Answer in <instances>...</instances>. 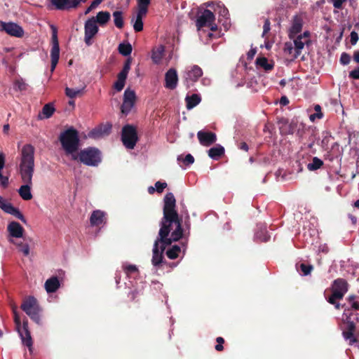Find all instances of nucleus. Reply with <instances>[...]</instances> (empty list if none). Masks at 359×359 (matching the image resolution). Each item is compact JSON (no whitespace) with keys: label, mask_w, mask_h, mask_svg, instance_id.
I'll return each instance as SVG.
<instances>
[{"label":"nucleus","mask_w":359,"mask_h":359,"mask_svg":"<svg viewBox=\"0 0 359 359\" xmlns=\"http://www.w3.org/2000/svg\"><path fill=\"white\" fill-rule=\"evenodd\" d=\"M118 51L123 56L130 55L132 52V46L130 43H120L118 46Z\"/></svg>","instance_id":"79ce46f5"},{"label":"nucleus","mask_w":359,"mask_h":359,"mask_svg":"<svg viewBox=\"0 0 359 359\" xmlns=\"http://www.w3.org/2000/svg\"><path fill=\"white\" fill-rule=\"evenodd\" d=\"M5 212L13 215L16 218L19 219L20 221H22L23 223L26 224L27 220L24 215L22 214V212L19 210L18 208L14 207L11 203L9 204V205L6 206Z\"/></svg>","instance_id":"cd10ccee"},{"label":"nucleus","mask_w":359,"mask_h":359,"mask_svg":"<svg viewBox=\"0 0 359 359\" xmlns=\"http://www.w3.org/2000/svg\"><path fill=\"white\" fill-rule=\"evenodd\" d=\"M111 130V125L107 123L92 130L90 133V137L93 138H99L102 136L109 135Z\"/></svg>","instance_id":"5701e85b"},{"label":"nucleus","mask_w":359,"mask_h":359,"mask_svg":"<svg viewBox=\"0 0 359 359\" xmlns=\"http://www.w3.org/2000/svg\"><path fill=\"white\" fill-rule=\"evenodd\" d=\"M202 69L197 65H194L187 68L184 74L187 86L189 87L190 85L196 82L202 76Z\"/></svg>","instance_id":"2eb2a0df"},{"label":"nucleus","mask_w":359,"mask_h":359,"mask_svg":"<svg viewBox=\"0 0 359 359\" xmlns=\"http://www.w3.org/2000/svg\"><path fill=\"white\" fill-rule=\"evenodd\" d=\"M114 25L116 27L121 29L123 27V18L121 11H115L113 13Z\"/></svg>","instance_id":"e433bc0d"},{"label":"nucleus","mask_w":359,"mask_h":359,"mask_svg":"<svg viewBox=\"0 0 359 359\" xmlns=\"http://www.w3.org/2000/svg\"><path fill=\"white\" fill-rule=\"evenodd\" d=\"M99 30L95 18H91L86 21L84 25V41L88 46L93 43V38L97 34Z\"/></svg>","instance_id":"9b49d317"},{"label":"nucleus","mask_w":359,"mask_h":359,"mask_svg":"<svg viewBox=\"0 0 359 359\" xmlns=\"http://www.w3.org/2000/svg\"><path fill=\"white\" fill-rule=\"evenodd\" d=\"M302 19L299 16L295 15L292 20V26L289 31L290 39L294 38V36L302 31Z\"/></svg>","instance_id":"4be33fe9"},{"label":"nucleus","mask_w":359,"mask_h":359,"mask_svg":"<svg viewBox=\"0 0 359 359\" xmlns=\"http://www.w3.org/2000/svg\"><path fill=\"white\" fill-rule=\"evenodd\" d=\"M54 111H55V109L51 104H46L43 107L42 112H41L42 116L40 114L39 117H40V118H48L53 115Z\"/></svg>","instance_id":"f704fd0d"},{"label":"nucleus","mask_w":359,"mask_h":359,"mask_svg":"<svg viewBox=\"0 0 359 359\" xmlns=\"http://www.w3.org/2000/svg\"><path fill=\"white\" fill-rule=\"evenodd\" d=\"M21 309L37 324H41V308L34 297H29L21 305Z\"/></svg>","instance_id":"423d86ee"},{"label":"nucleus","mask_w":359,"mask_h":359,"mask_svg":"<svg viewBox=\"0 0 359 359\" xmlns=\"http://www.w3.org/2000/svg\"><path fill=\"white\" fill-rule=\"evenodd\" d=\"M94 18H95L96 24L104 25L110 19V13L107 11H100Z\"/></svg>","instance_id":"72a5a7b5"},{"label":"nucleus","mask_w":359,"mask_h":359,"mask_svg":"<svg viewBox=\"0 0 359 359\" xmlns=\"http://www.w3.org/2000/svg\"><path fill=\"white\" fill-rule=\"evenodd\" d=\"M297 270L299 272V273L302 276L309 275L311 270L313 269V266L311 265H307L305 264H300L296 265Z\"/></svg>","instance_id":"4c0bfd02"},{"label":"nucleus","mask_w":359,"mask_h":359,"mask_svg":"<svg viewBox=\"0 0 359 359\" xmlns=\"http://www.w3.org/2000/svg\"><path fill=\"white\" fill-rule=\"evenodd\" d=\"M8 241L15 245L18 252L22 253L23 256L29 257L30 255V243L32 242V238L24 237L20 241L8 238Z\"/></svg>","instance_id":"ddd939ff"},{"label":"nucleus","mask_w":359,"mask_h":359,"mask_svg":"<svg viewBox=\"0 0 359 359\" xmlns=\"http://www.w3.org/2000/svg\"><path fill=\"white\" fill-rule=\"evenodd\" d=\"M349 76L353 79H359V67L351 71L349 74Z\"/></svg>","instance_id":"680f3d73"},{"label":"nucleus","mask_w":359,"mask_h":359,"mask_svg":"<svg viewBox=\"0 0 359 359\" xmlns=\"http://www.w3.org/2000/svg\"><path fill=\"white\" fill-rule=\"evenodd\" d=\"M27 86V83L22 79H17L14 83V88L19 91L25 90Z\"/></svg>","instance_id":"49530a36"},{"label":"nucleus","mask_w":359,"mask_h":359,"mask_svg":"<svg viewBox=\"0 0 359 359\" xmlns=\"http://www.w3.org/2000/svg\"><path fill=\"white\" fill-rule=\"evenodd\" d=\"M52 33V46H59L57 39V29L55 26L51 25Z\"/></svg>","instance_id":"3c124183"},{"label":"nucleus","mask_w":359,"mask_h":359,"mask_svg":"<svg viewBox=\"0 0 359 359\" xmlns=\"http://www.w3.org/2000/svg\"><path fill=\"white\" fill-rule=\"evenodd\" d=\"M353 59L356 62L359 63V51L355 52Z\"/></svg>","instance_id":"774afa93"},{"label":"nucleus","mask_w":359,"mask_h":359,"mask_svg":"<svg viewBox=\"0 0 359 359\" xmlns=\"http://www.w3.org/2000/svg\"><path fill=\"white\" fill-rule=\"evenodd\" d=\"M130 60H128L123 67L122 70L118 73L117 76V80L114 84V88L117 90L118 92L121 91L126 83V81L128 74V72L130 69Z\"/></svg>","instance_id":"4468645a"},{"label":"nucleus","mask_w":359,"mask_h":359,"mask_svg":"<svg viewBox=\"0 0 359 359\" xmlns=\"http://www.w3.org/2000/svg\"><path fill=\"white\" fill-rule=\"evenodd\" d=\"M297 121H294V120H292L290 125H289V133H294L296 130V127H297Z\"/></svg>","instance_id":"052dcab7"},{"label":"nucleus","mask_w":359,"mask_h":359,"mask_svg":"<svg viewBox=\"0 0 359 359\" xmlns=\"http://www.w3.org/2000/svg\"><path fill=\"white\" fill-rule=\"evenodd\" d=\"M256 64L258 67H262L266 71L273 68V65L268 62V60L266 57L257 58Z\"/></svg>","instance_id":"ea45409f"},{"label":"nucleus","mask_w":359,"mask_h":359,"mask_svg":"<svg viewBox=\"0 0 359 359\" xmlns=\"http://www.w3.org/2000/svg\"><path fill=\"white\" fill-rule=\"evenodd\" d=\"M224 153V148L221 145H217L208 150V156L213 160L219 159Z\"/></svg>","instance_id":"c756f323"},{"label":"nucleus","mask_w":359,"mask_h":359,"mask_svg":"<svg viewBox=\"0 0 359 359\" xmlns=\"http://www.w3.org/2000/svg\"><path fill=\"white\" fill-rule=\"evenodd\" d=\"M83 88H71L67 87L65 88V94L67 97L70 98H75L79 95H81L83 93Z\"/></svg>","instance_id":"58836bf2"},{"label":"nucleus","mask_w":359,"mask_h":359,"mask_svg":"<svg viewBox=\"0 0 359 359\" xmlns=\"http://www.w3.org/2000/svg\"><path fill=\"white\" fill-rule=\"evenodd\" d=\"M215 11H217L219 15L220 16L224 17L226 20L228 19L229 15V11L224 6L223 4H217V9L215 10Z\"/></svg>","instance_id":"a18cd8bd"},{"label":"nucleus","mask_w":359,"mask_h":359,"mask_svg":"<svg viewBox=\"0 0 359 359\" xmlns=\"http://www.w3.org/2000/svg\"><path fill=\"white\" fill-rule=\"evenodd\" d=\"M314 109H315L316 112H314V114H311L309 116V119L312 122H314L316 118L320 119V118H322L323 116V114L321 112V107L320 105H318V104L315 105Z\"/></svg>","instance_id":"c03bdc74"},{"label":"nucleus","mask_w":359,"mask_h":359,"mask_svg":"<svg viewBox=\"0 0 359 359\" xmlns=\"http://www.w3.org/2000/svg\"><path fill=\"white\" fill-rule=\"evenodd\" d=\"M60 286V281L56 276L48 278L44 284V287L48 293L55 292Z\"/></svg>","instance_id":"393cba45"},{"label":"nucleus","mask_w":359,"mask_h":359,"mask_svg":"<svg viewBox=\"0 0 359 359\" xmlns=\"http://www.w3.org/2000/svg\"><path fill=\"white\" fill-rule=\"evenodd\" d=\"M323 164V161L317 157H314L312 162L309 163L307 168L309 170L313 171L319 169Z\"/></svg>","instance_id":"a19ab883"},{"label":"nucleus","mask_w":359,"mask_h":359,"mask_svg":"<svg viewBox=\"0 0 359 359\" xmlns=\"http://www.w3.org/2000/svg\"><path fill=\"white\" fill-rule=\"evenodd\" d=\"M103 0H94L91 2L90 4V6L91 8H93L95 9V8H97L102 1Z\"/></svg>","instance_id":"338daca9"},{"label":"nucleus","mask_w":359,"mask_h":359,"mask_svg":"<svg viewBox=\"0 0 359 359\" xmlns=\"http://www.w3.org/2000/svg\"><path fill=\"white\" fill-rule=\"evenodd\" d=\"M106 221V214L100 210H94L90 217V223L92 226H100L104 224Z\"/></svg>","instance_id":"aec40b11"},{"label":"nucleus","mask_w":359,"mask_h":359,"mask_svg":"<svg viewBox=\"0 0 359 359\" xmlns=\"http://www.w3.org/2000/svg\"><path fill=\"white\" fill-rule=\"evenodd\" d=\"M137 9L148 11L151 0H137Z\"/></svg>","instance_id":"09e8293b"},{"label":"nucleus","mask_w":359,"mask_h":359,"mask_svg":"<svg viewBox=\"0 0 359 359\" xmlns=\"http://www.w3.org/2000/svg\"><path fill=\"white\" fill-rule=\"evenodd\" d=\"M0 29L6 32L8 34L15 37H21L24 34L23 29L20 25L11 22H0Z\"/></svg>","instance_id":"dca6fc26"},{"label":"nucleus","mask_w":359,"mask_h":359,"mask_svg":"<svg viewBox=\"0 0 359 359\" xmlns=\"http://www.w3.org/2000/svg\"><path fill=\"white\" fill-rule=\"evenodd\" d=\"M348 301L354 310H359V302L355 300V296L351 295L348 297Z\"/></svg>","instance_id":"8fccbe9b"},{"label":"nucleus","mask_w":359,"mask_h":359,"mask_svg":"<svg viewBox=\"0 0 359 359\" xmlns=\"http://www.w3.org/2000/svg\"><path fill=\"white\" fill-rule=\"evenodd\" d=\"M166 187L167 184L165 182L158 181L155 184L156 191L158 193H161Z\"/></svg>","instance_id":"5fc2aeb1"},{"label":"nucleus","mask_w":359,"mask_h":359,"mask_svg":"<svg viewBox=\"0 0 359 359\" xmlns=\"http://www.w3.org/2000/svg\"><path fill=\"white\" fill-rule=\"evenodd\" d=\"M165 47L163 45L155 46L151 50V58L154 64H160L164 55Z\"/></svg>","instance_id":"b1692460"},{"label":"nucleus","mask_w":359,"mask_h":359,"mask_svg":"<svg viewBox=\"0 0 359 359\" xmlns=\"http://www.w3.org/2000/svg\"><path fill=\"white\" fill-rule=\"evenodd\" d=\"M310 32H304L303 34L292 38L293 42H286L284 46V53L295 59L298 57L305 46H309L311 43Z\"/></svg>","instance_id":"20e7f679"},{"label":"nucleus","mask_w":359,"mask_h":359,"mask_svg":"<svg viewBox=\"0 0 359 359\" xmlns=\"http://www.w3.org/2000/svg\"><path fill=\"white\" fill-rule=\"evenodd\" d=\"M59 140L65 154L70 156L72 160H78L79 137L76 130L70 128L65 130L60 133Z\"/></svg>","instance_id":"7ed1b4c3"},{"label":"nucleus","mask_w":359,"mask_h":359,"mask_svg":"<svg viewBox=\"0 0 359 359\" xmlns=\"http://www.w3.org/2000/svg\"><path fill=\"white\" fill-rule=\"evenodd\" d=\"M350 60H351V58H350V56L348 54L346 53H343L341 55V57H340V62L344 65H346L348 64H349L350 62Z\"/></svg>","instance_id":"864d4df0"},{"label":"nucleus","mask_w":359,"mask_h":359,"mask_svg":"<svg viewBox=\"0 0 359 359\" xmlns=\"http://www.w3.org/2000/svg\"><path fill=\"white\" fill-rule=\"evenodd\" d=\"M176 201L172 193L164 197L163 217L161 222L158 238L154 243L151 262L154 266H159L163 259V252L166 245L172 241L180 240L182 236L181 220L175 210Z\"/></svg>","instance_id":"f257e3e1"},{"label":"nucleus","mask_w":359,"mask_h":359,"mask_svg":"<svg viewBox=\"0 0 359 359\" xmlns=\"http://www.w3.org/2000/svg\"><path fill=\"white\" fill-rule=\"evenodd\" d=\"M121 140L127 149H134L138 140L135 128L130 125L125 126L122 128Z\"/></svg>","instance_id":"6e6552de"},{"label":"nucleus","mask_w":359,"mask_h":359,"mask_svg":"<svg viewBox=\"0 0 359 359\" xmlns=\"http://www.w3.org/2000/svg\"><path fill=\"white\" fill-rule=\"evenodd\" d=\"M6 154L3 151H0V170H2L5 166Z\"/></svg>","instance_id":"4d7b16f0"},{"label":"nucleus","mask_w":359,"mask_h":359,"mask_svg":"<svg viewBox=\"0 0 359 359\" xmlns=\"http://www.w3.org/2000/svg\"><path fill=\"white\" fill-rule=\"evenodd\" d=\"M350 38L351 44L355 45L358 40V35L355 32L353 31L351 32Z\"/></svg>","instance_id":"13d9d810"},{"label":"nucleus","mask_w":359,"mask_h":359,"mask_svg":"<svg viewBox=\"0 0 359 359\" xmlns=\"http://www.w3.org/2000/svg\"><path fill=\"white\" fill-rule=\"evenodd\" d=\"M135 100V92L130 88H126L123 93V104L121 107V113L125 115L128 114L134 107Z\"/></svg>","instance_id":"f8f14e48"},{"label":"nucleus","mask_w":359,"mask_h":359,"mask_svg":"<svg viewBox=\"0 0 359 359\" xmlns=\"http://www.w3.org/2000/svg\"><path fill=\"white\" fill-rule=\"evenodd\" d=\"M181 252V248L177 245H172L170 249L168 250L166 255L170 259H176Z\"/></svg>","instance_id":"c9c22d12"},{"label":"nucleus","mask_w":359,"mask_h":359,"mask_svg":"<svg viewBox=\"0 0 359 359\" xmlns=\"http://www.w3.org/2000/svg\"><path fill=\"white\" fill-rule=\"evenodd\" d=\"M255 54H256V49L255 48L250 49L247 54L248 59L252 60L254 57Z\"/></svg>","instance_id":"69168bd1"},{"label":"nucleus","mask_w":359,"mask_h":359,"mask_svg":"<svg viewBox=\"0 0 359 359\" xmlns=\"http://www.w3.org/2000/svg\"><path fill=\"white\" fill-rule=\"evenodd\" d=\"M198 140L203 146L208 147L217 140L216 135L212 132L200 130L197 133Z\"/></svg>","instance_id":"6ab92c4d"},{"label":"nucleus","mask_w":359,"mask_h":359,"mask_svg":"<svg viewBox=\"0 0 359 359\" xmlns=\"http://www.w3.org/2000/svg\"><path fill=\"white\" fill-rule=\"evenodd\" d=\"M353 333L354 332L353 331H343V337L344 339L348 342L349 345H353L354 343L356 342V339Z\"/></svg>","instance_id":"37998d69"},{"label":"nucleus","mask_w":359,"mask_h":359,"mask_svg":"<svg viewBox=\"0 0 359 359\" xmlns=\"http://www.w3.org/2000/svg\"><path fill=\"white\" fill-rule=\"evenodd\" d=\"M177 161H182L186 165H189L194 163V158L191 154H187L184 157L182 156H179L177 157Z\"/></svg>","instance_id":"de8ad7c7"},{"label":"nucleus","mask_w":359,"mask_h":359,"mask_svg":"<svg viewBox=\"0 0 359 359\" xmlns=\"http://www.w3.org/2000/svg\"><path fill=\"white\" fill-rule=\"evenodd\" d=\"M122 268L128 278H135L138 275V269L136 265L124 263Z\"/></svg>","instance_id":"c85d7f7f"},{"label":"nucleus","mask_w":359,"mask_h":359,"mask_svg":"<svg viewBox=\"0 0 359 359\" xmlns=\"http://www.w3.org/2000/svg\"><path fill=\"white\" fill-rule=\"evenodd\" d=\"M255 238L260 241L266 242L270 238V235L266 231L265 225H261L259 228V231L255 233Z\"/></svg>","instance_id":"473e14b6"},{"label":"nucleus","mask_w":359,"mask_h":359,"mask_svg":"<svg viewBox=\"0 0 359 359\" xmlns=\"http://www.w3.org/2000/svg\"><path fill=\"white\" fill-rule=\"evenodd\" d=\"M185 101L187 108L188 109H191L201 102V98L198 94H192L190 96L187 95L185 98Z\"/></svg>","instance_id":"7c9ffc66"},{"label":"nucleus","mask_w":359,"mask_h":359,"mask_svg":"<svg viewBox=\"0 0 359 359\" xmlns=\"http://www.w3.org/2000/svg\"><path fill=\"white\" fill-rule=\"evenodd\" d=\"M7 231L8 232V238L18 240L24 238V228L17 222H11L7 226Z\"/></svg>","instance_id":"f3484780"},{"label":"nucleus","mask_w":359,"mask_h":359,"mask_svg":"<svg viewBox=\"0 0 359 359\" xmlns=\"http://www.w3.org/2000/svg\"><path fill=\"white\" fill-rule=\"evenodd\" d=\"M351 312L349 309H344V313H343V316H342V318H343V320L344 321V323H346V331H353L354 332L355 331V323H353V321L351 320Z\"/></svg>","instance_id":"bb28decb"},{"label":"nucleus","mask_w":359,"mask_h":359,"mask_svg":"<svg viewBox=\"0 0 359 359\" xmlns=\"http://www.w3.org/2000/svg\"><path fill=\"white\" fill-rule=\"evenodd\" d=\"M78 160L88 166H97L102 161L100 151L94 147H88L78 153Z\"/></svg>","instance_id":"39448f33"},{"label":"nucleus","mask_w":359,"mask_h":359,"mask_svg":"<svg viewBox=\"0 0 359 359\" xmlns=\"http://www.w3.org/2000/svg\"><path fill=\"white\" fill-rule=\"evenodd\" d=\"M215 15L209 10H205L198 18L196 26L198 29L203 27H208L212 31L217 30V26L215 23Z\"/></svg>","instance_id":"9d476101"},{"label":"nucleus","mask_w":359,"mask_h":359,"mask_svg":"<svg viewBox=\"0 0 359 359\" xmlns=\"http://www.w3.org/2000/svg\"><path fill=\"white\" fill-rule=\"evenodd\" d=\"M270 22L268 19H266L265 20V22H264V27H263V33H262V36L264 37V36L270 31Z\"/></svg>","instance_id":"6e6d98bb"},{"label":"nucleus","mask_w":359,"mask_h":359,"mask_svg":"<svg viewBox=\"0 0 359 359\" xmlns=\"http://www.w3.org/2000/svg\"><path fill=\"white\" fill-rule=\"evenodd\" d=\"M34 154L35 149L31 144H25L20 153L18 170L21 181L24 184L19 188L18 194L25 201H29L32 198L31 189L35 168Z\"/></svg>","instance_id":"f03ea898"},{"label":"nucleus","mask_w":359,"mask_h":359,"mask_svg":"<svg viewBox=\"0 0 359 359\" xmlns=\"http://www.w3.org/2000/svg\"><path fill=\"white\" fill-rule=\"evenodd\" d=\"M72 0H51L52 4L57 10H69L72 8Z\"/></svg>","instance_id":"2f4dec72"},{"label":"nucleus","mask_w":359,"mask_h":359,"mask_svg":"<svg viewBox=\"0 0 359 359\" xmlns=\"http://www.w3.org/2000/svg\"><path fill=\"white\" fill-rule=\"evenodd\" d=\"M87 0H72L71 1L72 8H76L81 3H84Z\"/></svg>","instance_id":"0e129e2a"},{"label":"nucleus","mask_w":359,"mask_h":359,"mask_svg":"<svg viewBox=\"0 0 359 359\" xmlns=\"http://www.w3.org/2000/svg\"><path fill=\"white\" fill-rule=\"evenodd\" d=\"M14 321L15 323L16 329L20 336L22 344L28 347L29 351L32 352V339L30 332L28 330L27 320L23 322L21 326L20 318L15 309H13Z\"/></svg>","instance_id":"0eeeda50"},{"label":"nucleus","mask_w":359,"mask_h":359,"mask_svg":"<svg viewBox=\"0 0 359 359\" xmlns=\"http://www.w3.org/2000/svg\"><path fill=\"white\" fill-rule=\"evenodd\" d=\"M348 291L347 282L343 278L335 280L332 285V294L328 299L331 304H335V301L341 299Z\"/></svg>","instance_id":"1a4fd4ad"},{"label":"nucleus","mask_w":359,"mask_h":359,"mask_svg":"<svg viewBox=\"0 0 359 359\" xmlns=\"http://www.w3.org/2000/svg\"><path fill=\"white\" fill-rule=\"evenodd\" d=\"M9 179L8 177L4 176L2 174V170H0V184L3 188H6L8 186Z\"/></svg>","instance_id":"603ef678"},{"label":"nucleus","mask_w":359,"mask_h":359,"mask_svg":"<svg viewBox=\"0 0 359 359\" xmlns=\"http://www.w3.org/2000/svg\"><path fill=\"white\" fill-rule=\"evenodd\" d=\"M347 0H333V6L335 8L341 9L342 8V5Z\"/></svg>","instance_id":"bf43d9fd"},{"label":"nucleus","mask_w":359,"mask_h":359,"mask_svg":"<svg viewBox=\"0 0 359 359\" xmlns=\"http://www.w3.org/2000/svg\"><path fill=\"white\" fill-rule=\"evenodd\" d=\"M148 11L137 9L135 16L131 18L133 29L135 32H141L143 29V18Z\"/></svg>","instance_id":"412c9836"},{"label":"nucleus","mask_w":359,"mask_h":359,"mask_svg":"<svg viewBox=\"0 0 359 359\" xmlns=\"http://www.w3.org/2000/svg\"><path fill=\"white\" fill-rule=\"evenodd\" d=\"M10 203H8L5 201V199L0 196V208L5 211L6 206L9 205Z\"/></svg>","instance_id":"e2e57ef3"},{"label":"nucleus","mask_w":359,"mask_h":359,"mask_svg":"<svg viewBox=\"0 0 359 359\" xmlns=\"http://www.w3.org/2000/svg\"><path fill=\"white\" fill-rule=\"evenodd\" d=\"M178 82V76L177 71L171 68L165 75V87L166 88L173 90L177 87Z\"/></svg>","instance_id":"a211bd4d"},{"label":"nucleus","mask_w":359,"mask_h":359,"mask_svg":"<svg viewBox=\"0 0 359 359\" xmlns=\"http://www.w3.org/2000/svg\"><path fill=\"white\" fill-rule=\"evenodd\" d=\"M51 66L50 71L53 72L60 58V46H52L50 50Z\"/></svg>","instance_id":"a878e982"}]
</instances>
